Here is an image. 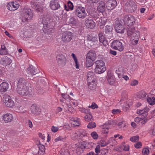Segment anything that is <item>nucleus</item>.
I'll list each match as a JSON object with an SVG mask.
<instances>
[{
	"label": "nucleus",
	"instance_id": "f257e3e1",
	"mask_svg": "<svg viewBox=\"0 0 155 155\" xmlns=\"http://www.w3.org/2000/svg\"><path fill=\"white\" fill-rule=\"evenodd\" d=\"M42 23L43 25V30L45 33H49L51 31L50 30L53 29L54 25L52 19L48 13L44 15Z\"/></svg>",
	"mask_w": 155,
	"mask_h": 155
},
{
	"label": "nucleus",
	"instance_id": "f03ea898",
	"mask_svg": "<svg viewBox=\"0 0 155 155\" xmlns=\"http://www.w3.org/2000/svg\"><path fill=\"white\" fill-rule=\"evenodd\" d=\"M22 12L23 15L22 19L24 22L28 21L32 18L33 13L31 9L24 8Z\"/></svg>",
	"mask_w": 155,
	"mask_h": 155
},
{
	"label": "nucleus",
	"instance_id": "7ed1b4c3",
	"mask_svg": "<svg viewBox=\"0 0 155 155\" xmlns=\"http://www.w3.org/2000/svg\"><path fill=\"white\" fill-rule=\"evenodd\" d=\"M75 15L80 18L84 19L87 16L85 8L82 6H77L74 8Z\"/></svg>",
	"mask_w": 155,
	"mask_h": 155
},
{
	"label": "nucleus",
	"instance_id": "20e7f679",
	"mask_svg": "<svg viewBox=\"0 0 155 155\" xmlns=\"http://www.w3.org/2000/svg\"><path fill=\"white\" fill-rule=\"evenodd\" d=\"M124 21L127 25L131 26L134 24L135 19L134 17L131 15H127L124 17Z\"/></svg>",
	"mask_w": 155,
	"mask_h": 155
},
{
	"label": "nucleus",
	"instance_id": "39448f33",
	"mask_svg": "<svg viewBox=\"0 0 155 155\" xmlns=\"http://www.w3.org/2000/svg\"><path fill=\"white\" fill-rule=\"evenodd\" d=\"M89 143L88 142L83 141L81 142L78 146L77 147L76 153L79 155H80L84 151V150L85 149H88L89 148Z\"/></svg>",
	"mask_w": 155,
	"mask_h": 155
},
{
	"label": "nucleus",
	"instance_id": "423d86ee",
	"mask_svg": "<svg viewBox=\"0 0 155 155\" xmlns=\"http://www.w3.org/2000/svg\"><path fill=\"white\" fill-rule=\"evenodd\" d=\"M122 21L119 18L116 19L115 22V29L117 32L123 33L124 32V28L122 25Z\"/></svg>",
	"mask_w": 155,
	"mask_h": 155
},
{
	"label": "nucleus",
	"instance_id": "0eeeda50",
	"mask_svg": "<svg viewBox=\"0 0 155 155\" xmlns=\"http://www.w3.org/2000/svg\"><path fill=\"white\" fill-rule=\"evenodd\" d=\"M20 5L19 2L17 1H10L7 4L6 7L8 10L13 11L18 9Z\"/></svg>",
	"mask_w": 155,
	"mask_h": 155
},
{
	"label": "nucleus",
	"instance_id": "6e6552de",
	"mask_svg": "<svg viewBox=\"0 0 155 155\" xmlns=\"http://www.w3.org/2000/svg\"><path fill=\"white\" fill-rule=\"evenodd\" d=\"M17 92L18 94L22 96H26L31 94V90L29 89L28 87H17Z\"/></svg>",
	"mask_w": 155,
	"mask_h": 155
},
{
	"label": "nucleus",
	"instance_id": "1a4fd4ad",
	"mask_svg": "<svg viewBox=\"0 0 155 155\" xmlns=\"http://www.w3.org/2000/svg\"><path fill=\"white\" fill-rule=\"evenodd\" d=\"M73 37V34L70 32H64L62 34V41L65 43L69 42L71 40Z\"/></svg>",
	"mask_w": 155,
	"mask_h": 155
},
{
	"label": "nucleus",
	"instance_id": "9d476101",
	"mask_svg": "<svg viewBox=\"0 0 155 155\" xmlns=\"http://www.w3.org/2000/svg\"><path fill=\"white\" fill-rule=\"evenodd\" d=\"M111 47L114 49L118 50L120 51H123L124 49L122 43L117 40H115L113 41L111 44Z\"/></svg>",
	"mask_w": 155,
	"mask_h": 155
},
{
	"label": "nucleus",
	"instance_id": "9b49d317",
	"mask_svg": "<svg viewBox=\"0 0 155 155\" xmlns=\"http://www.w3.org/2000/svg\"><path fill=\"white\" fill-rule=\"evenodd\" d=\"M125 5L130 13H132L134 12L137 9V7L136 4L133 1H127L125 3Z\"/></svg>",
	"mask_w": 155,
	"mask_h": 155
},
{
	"label": "nucleus",
	"instance_id": "f8f14e48",
	"mask_svg": "<svg viewBox=\"0 0 155 155\" xmlns=\"http://www.w3.org/2000/svg\"><path fill=\"white\" fill-rule=\"evenodd\" d=\"M117 3L116 0H107L106 3V8L108 10H112L117 6Z\"/></svg>",
	"mask_w": 155,
	"mask_h": 155
},
{
	"label": "nucleus",
	"instance_id": "ddd939ff",
	"mask_svg": "<svg viewBox=\"0 0 155 155\" xmlns=\"http://www.w3.org/2000/svg\"><path fill=\"white\" fill-rule=\"evenodd\" d=\"M26 72V76L29 77H31L38 73L36 69L32 65H30L28 68Z\"/></svg>",
	"mask_w": 155,
	"mask_h": 155
},
{
	"label": "nucleus",
	"instance_id": "4468645a",
	"mask_svg": "<svg viewBox=\"0 0 155 155\" xmlns=\"http://www.w3.org/2000/svg\"><path fill=\"white\" fill-rule=\"evenodd\" d=\"M87 133L84 130L80 129L77 131V132L74 133L72 134V136H74L75 138H77L78 137H79L80 138H81L83 137L87 136Z\"/></svg>",
	"mask_w": 155,
	"mask_h": 155
},
{
	"label": "nucleus",
	"instance_id": "2eb2a0df",
	"mask_svg": "<svg viewBox=\"0 0 155 155\" xmlns=\"http://www.w3.org/2000/svg\"><path fill=\"white\" fill-rule=\"evenodd\" d=\"M58 64L61 66H64L66 63V59L64 56L62 54H59L56 57Z\"/></svg>",
	"mask_w": 155,
	"mask_h": 155
},
{
	"label": "nucleus",
	"instance_id": "dca6fc26",
	"mask_svg": "<svg viewBox=\"0 0 155 155\" xmlns=\"http://www.w3.org/2000/svg\"><path fill=\"white\" fill-rule=\"evenodd\" d=\"M85 24L87 27L91 29L94 28L95 25L94 21L90 18H87L85 19Z\"/></svg>",
	"mask_w": 155,
	"mask_h": 155
},
{
	"label": "nucleus",
	"instance_id": "f3484780",
	"mask_svg": "<svg viewBox=\"0 0 155 155\" xmlns=\"http://www.w3.org/2000/svg\"><path fill=\"white\" fill-rule=\"evenodd\" d=\"M12 62V60L10 58L7 56H5L1 59L0 64L4 66H6L10 64Z\"/></svg>",
	"mask_w": 155,
	"mask_h": 155
},
{
	"label": "nucleus",
	"instance_id": "a211bd4d",
	"mask_svg": "<svg viewBox=\"0 0 155 155\" xmlns=\"http://www.w3.org/2000/svg\"><path fill=\"white\" fill-rule=\"evenodd\" d=\"M9 88V84L6 82H3L0 85V92L3 94L7 91Z\"/></svg>",
	"mask_w": 155,
	"mask_h": 155
},
{
	"label": "nucleus",
	"instance_id": "6ab92c4d",
	"mask_svg": "<svg viewBox=\"0 0 155 155\" xmlns=\"http://www.w3.org/2000/svg\"><path fill=\"white\" fill-rule=\"evenodd\" d=\"M27 85V81L23 78H20L17 83V87H28Z\"/></svg>",
	"mask_w": 155,
	"mask_h": 155
},
{
	"label": "nucleus",
	"instance_id": "aec40b11",
	"mask_svg": "<svg viewBox=\"0 0 155 155\" xmlns=\"http://www.w3.org/2000/svg\"><path fill=\"white\" fill-rule=\"evenodd\" d=\"M98 37L100 42L103 45L106 46L108 44V41L106 40L103 32H101L98 34Z\"/></svg>",
	"mask_w": 155,
	"mask_h": 155
},
{
	"label": "nucleus",
	"instance_id": "412c9836",
	"mask_svg": "<svg viewBox=\"0 0 155 155\" xmlns=\"http://www.w3.org/2000/svg\"><path fill=\"white\" fill-rule=\"evenodd\" d=\"M50 6L51 8L53 10L57 9L60 7L59 3L56 0L51 1L50 2Z\"/></svg>",
	"mask_w": 155,
	"mask_h": 155
},
{
	"label": "nucleus",
	"instance_id": "4be33fe9",
	"mask_svg": "<svg viewBox=\"0 0 155 155\" xmlns=\"http://www.w3.org/2000/svg\"><path fill=\"white\" fill-rule=\"evenodd\" d=\"M3 119L6 123L11 122L13 119V116L12 114L7 113L3 115Z\"/></svg>",
	"mask_w": 155,
	"mask_h": 155
},
{
	"label": "nucleus",
	"instance_id": "5701e85b",
	"mask_svg": "<svg viewBox=\"0 0 155 155\" xmlns=\"http://www.w3.org/2000/svg\"><path fill=\"white\" fill-rule=\"evenodd\" d=\"M113 28L110 26L107 25L104 28V32L106 35L110 37L112 35Z\"/></svg>",
	"mask_w": 155,
	"mask_h": 155
},
{
	"label": "nucleus",
	"instance_id": "b1692460",
	"mask_svg": "<svg viewBox=\"0 0 155 155\" xmlns=\"http://www.w3.org/2000/svg\"><path fill=\"white\" fill-rule=\"evenodd\" d=\"M96 58V54L94 51L90 50L87 54L86 58L95 60Z\"/></svg>",
	"mask_w": 155,
	"mask_h": 155
},
{
	"label": "nucleus",
	"instance_id": "393cba45",
	"mask_svg": "<svg viewBox=\"0 0 155 155\" xmlns=\"http://www.w3.org/2000/svg\"><path fill=\"white\" fill-rule=\"evenodd\" d=\"M149 109L147 107H145L142 110H138L137 111V113L138 114H142L144 117H146L147 114L148 112L149 111Z\"/></svg>",
	"mask_w": 155,
	"mask_h": 155
},
{
	"label": "nucleus",
	"instance_id": "a878e982",
	"mask_svg": "<svg viewBox=\"0 0 155 155\" xmlns=\"http://www.w3.org/2000/svg\"><path fill=\"white\" fill-rule=\"evenodd\" d=\"M108 143L106 142L105 140H101L99 143L95 148V152H97L98 150L100 149V147H104L107 145Z\"/></svg>",
	"mask_w": 155,
	"mask_h": 155
},
{
	"label": "nucleus",
	"instance_id": "bb28decb",
	"mask_svg": "<svg viewBox=\"0 0 155 155\" xmlns=\"http://www.w3.org/2000/svg\"><path fill=\"white\" fill-rule=\"evenodd\" d=\"M88 88L91 90H94L96 87V83L95 79L91 80V81H87Z\"/></svg>",
	"mask_w": 155,
	"mask_h": 155
},
{
	"label": "nucleus",
	"instance_id": "cd10ccee",
	"mask_svg": "<svg viewBox=\"0 0 155 155\" xmlns=\"http://www.w3.org/2000/svg\"><path fill=\"white\" fill-rule=\"evenodd\" d=\"M97 9L98 11L101 12H104L105 10V4L103 1H101L99 3Z\"/></svg>",
	"mask_w": 155,
	"mask_h": 155
},
{
	"label": "nucleus",
	"instance_id": "c85d7f7f",
	"mask_svg": "<svg viewBox=\"0 0 155 155\" xmlns=\"http://www.w3.org/2000/svg\"><path fill=\"white\" fill-rule=\"evenodd\" d=\"M136 31H135V28L134 27L132 28H129L127 29V35L129 36H130L133 38L135 36V35L136 34L135 33Z\"/></svg>",
	"mask_w": 155,
	"mask_h": 155
},
{
	"label": "nucleus",
	"instance_id": "c756f323",
	"mask_svg": "<svg viewBox=\"0 0 155 155\" xmlns=\"http://www.w3.org/2000/svg\"><path fill=\"white\" fill-rule=\"evenodd\" d=\"M107 81L110 84H114L115 82V80L114 77L111 75V73L107 74Z\"/></svg>",
	"mask_w": 155,
	"mask_h": 155
},
{
	"label": "nucleus",
	"instance_id": "7c9ffc66",
	"mask_svg": "<svg viewBox=\"0 0 155 155\" xmlns=\"http://www.w3.org/2000/svg\"><path fill=\"white\" fill-rule=\"evenodd\" d=\"M148 96V94L144 91L142 90L140 91L137 97L142 100H145Z\"/></svg>",
	"mask_w": 155,
	"mask_h": 155
},
{
	"label": "nucleus",
	"instance_id": "2f4dec72",
	"mask_svg": "<svg viewBox=\"0 0 155 155\" xmlns=\"http://www.w3.org/2000/svg\"><path fill=\"white\" fill-rule=\"evenodd\" d=\"M106 70V68L105 66L95 67V72L97 74H100L104 72Z\"/></svg>",
	"mask_w": 155,
	"mask_h": 155
},
{
	"label": "nucleus",
	"instance_id": "473e14b6",
	"mask_svg": "<svg viewBox=\"0 0 155 155\" xmlns=\"http://www.w3.org/2000/svg\"><path fill=\"white\" fill-rule=\"evenodd\" d=\"M31 5L32 8L36 10L37 11H40L39 8H40V6L39 2H37L32 1L31 2Z\"/></svg>",
	"mask_w": 155,
	"mask_h": 155
},
{
	"label": "nucleus",
	"instance_id": "72a5a7b5",
	"mask_svg": "<svg viewBox=\"0 0 155 155\" xmlns=\"http://www.w3.org/2000/svg\"><path fill=\"white\" fill-rule=\"evenodd\" d=\"M31 112L34 114H38L40 111L39 107L35 105H33L31 107Z\"/></svg>",
	"mask_w": 155,
	"mask_h": 155
},
{
	"label": "nucleus",
	"instance_id": "f704fd0d",
	"mask_svg": "<svg viewBox=\"0 0 155 155\" xmlns=\"http://www.w3.org/2000/svg\"><path fill=\"white\" fill-rule=\"evenodd\" d=\"M97 23L99 26H100V28H103V26L105 25L106 22L102 20L101 18L97 17L95 19Z\"/></svg>",
	"mask_w": 155,
	"mask_h": 155
},
{
	"label": "nucleus",
	"instance_id": "c9c22d12",
	"mask_svg": "<svg viewBox=\"0 0 155 155\" xmlns=\"http://www.w3.org/2000/svg\"><path fill=\"white\" fill-rule=\"evenodd\" d=\"M95 76L93 72L89 71L87 75V81H91V80L95 79Z\"/></svg>",
	"mask_w": 155,
	"mask_h": 155
},
{
	"label": "nucleus",
	"instance_id": "e433bc0d",
	"mask_svg": "<svg viewBox=\"0 0 155 155\" xmlns=\"http://www.w3.org/2000/svg\"><path fill=\"white\" fill-rule=\"evenodd\" d=\"M108 152V150L106 149L103 148L98 150L97 152H96V155H105Z\"/></svg>",
	"mask_w": 155,
	"mask_h": 155
},
{
	"label": "nucleus",
	"instance_id": "4c0bfd02",
	"mask_svg": "<svg viewBox=\"0 0 155 155\" xmlns=\"http://www.w3.org/2000/svg\"><path fill=\"white\" fill-rule=\"evenodd\" d=\"M68 7L66 5H65L64 8L67 11H68L69 9L71 10L73 9L74 6L73 3L70 1L68 2L67 3Z\"/></svg>",
	"mask_w": 155,
	"mask_h": 155
},
{
	"label": "nucleus",
	"instance_id": "58836bf2",
	"mask_svg": "<svg viewBox=\"0 0 155 155\" xmlns=\"http://www.w3.org/2000/svg\"><path fill=\"white\" fill-rule=\"evenodd\" d=\"M8 54V51L4 45H2L0 50V54L1 55H5Z\"/></svg>",
	"mask_w": 155,
	"mask_h": 155
},
{
	"label": "nucleus",
	"instance_id": "ea45409f",
	"mask_svg": "<svg viewBox=\"0 0 155 155\" xmlns=\"http://www.w3.org/2000/svg\"><path fill=\"white\" fill-rule=\"evenodd\" d=\"M84 119L86 121L88 122L93 121L94 120L93 118L91 112L90 114L86 115L84 117Z\"/></svg>",
	"mask_w": 155,
	"mask_h": 155
},
{
	"label": "nucleus",
	"instance_id": "a19ab883",
	"mask_svg": "<svg viewBox=\"0 0 155 155\" xmlns=\"http://www.w3.org/2000/svg\"><path fill=\"white\" fill-rule=\"evenodd\" d=\"M39 150L38 152V155H43L45 152V147L41 145L38 147Z\"/></svg>",
	"mask_w": 155,
	"mask_h": 155
},
{
	"label": "nucleus",
	"instance_id": "79ce46f5",
	"mask_svg": "<svg viewBox=\"0 0 155 155\" xmlns=\"http://www.w3.org/2000/svg\"><path fill=\"white\" fill-rule=\"evenodd\" d=\"M96 67H99L105 66L104 62L101 60H98L96 61L95 62Z\"/></svg>",
	"mask_w": 155,
	"mask_h": 155
},
{
	"label": "nucleus",
	"instance_id": "37998d69",
	"mask_svg": "<svg viewBox=\"0 0 155 155\" xmlns=\"http://www.w3.org/2000/svg\"><path fill=\"white\" fill-rule=\"evenodd\" d=\"M94 60L86 58V66L87 67H90L93 65V62Z\"/></svg>",
	"mask_w": 155,
	"mask_h": 155
},
{
	"label": "nucleus",
	"instance_id": "c03bdc74",
	"mask_svg": "<svg viewBox=\"0 0 155 155\" xmlns=\"http://www.w3.org/2000/svg\"><path fill=\"white\" fill-rule=\"evenodd\" d=\"M147 100L148 103L150 105L155 104V97H148Z\"/></svg>",
	"mask_w": 155,
	"mask_h": 155
},
{
	"label": "nucleus",
	"instance_id": "a18cd8bd",
	"mask_svg": "<svg viewBox=\"0 0 155 155\" xmlns=\"http://www.w3.org/2000/svg\"><path fill=\"white\" fill-rule=\"evenodd\" d=\"M78 22V20L73 17H72L70 18L69 20V23L73 25H77Z\"/></svg>",
	"mask_w": 155,
	"mask_h": 155
},
{
	"label": "nucleus",
	"instance_id": "49530a36",
	"mask_svg": "<svg viewBox=\"0 0 155 155\" xmlns=\"http://www.w3.org/2000/svg\"><path fill=\"white\" fill-rule=\"evenodd\" d=\"M119 69H118L116 71V72L118 74L119 78H124L126 81L128 80L129 78V77L127 76H125L122 74L120 73L119 72Z\"/></svg>",
	"mask_w": 155,
	"mask_h": 155
},
{
	"label": "nucleus",
	"instance_id": "de8ad7c7",
	"mask_svg": "<svg viewBox=\"0 0 155 155\" xmlns=\"http://www.w3.org/2000/svg\"><path fill=\"white\" fill-rule=\"evenodd\" d=\"M79 110L82 113H84L86 115L90 114V109H85V108L83 107H80L79 108Z\"/></svg>",
	"mask_w": 155,
	"mask_h": 155
},
{
	"label": "nucleus",
	"instance_id": "09e8293b",
	"mask_svg": "<svg viewBox=\"0 0 155 155\" xmlns=\"http://www.w3.org/2000/svg\"><path fill=\"white\" fill-rule=\"evenodd\" d=\"M6 106L8 107L12 108L14 106V101L10 99L9 101L5 103Z\"/></svg>",
	"mask_w": 155,
	"mask_h": 155
},
{
	"label": "nucleus",
	"instance_id": "8fccbe9b",
	"mask_svg": "<svg viewBox=\"0 0 155 155\" xmlns=\"http://www.w3.org/2000/svg\"><path fill=\"white\" fill-rule=\"evenodd\" d=\"M80 119L78 118L74 119L73 120V122L74 123V124H73L75 126H79L80 125Z\"/></svg>",
	"mask_w": 155,
	"mask_h": 155
},
{
	"label": "nucleus",
	"instance_id": "3c124183",
	"mask_svg": "<svg viewBox=\"0 0 155 155\" xmlns=\"http://www.w3.org/2000/svg\"><path fill=\"white\" fill-rule=\"evenodd\" d=\"M66 137H63L62 136H59L58 137L54 140L55 142H57L59 141H66Z\"/></svg>",
	"mask_w": 155,
	"mask_h": 155
},
{
	"label": "nucleus",
	"instance_id": "603ef678",
	"mask_svg": "<svg viewBox=\"0 0 155 155\" xmlns=\"http://www.w3.org/2000/svg\"><path fill=\"white\" fill-rule=\"evenodd\" d=\"M89 122L87 126V127L88 128L92 129L96 127V125L95 122H92V121H91Z\"/></svg>",
	"mask_w": 155,
	"mask_h": 155
},
{
	"label": "nucleus",
	"instance_id": "864d4df0",
	"mask_svg": "<svg viewBox=\"0 0 155 155\" xmlns=\"http://www.w3.org/2000/svg\"><path fill=\"white\" fill-rule=\"evenodd\" d=\"M139 139V136H134L130 138V140L132 142H136L138 141Z\"/></svg>",
	"mask_w": 155,
	"mask_h": 155
},
{
	"label": "nucleus",
	"instance_id": "5fc2aeb1",
	"mask_svg": "<svg viewBox=\"0 0 155 155\" xmlns=\"http://www.w3.org/2000/svg\"><path fill=\"white\" fill-rule=\"evenodd\" d=\"M10 99H11L10 97L8 95L4 96L3 97V101L5 103L9 101Z\"/></svg>",
	"mask_w": 155,
	"mask_h": 155
},
{
	"label": "nucleus",
	"instance_id": "6e6d98bb",
	"mask_svg": "<svg viewBox=\"0 0 155 155\" xmlns=\"http://www.w3.org/2000/svg\"><path fill=\"white\" fill-rule=\"evenodd\" d=\"M106 124L107 125H115L116 123L115 121L114 120H109L108 121L106 122Z\"/></svg>",
	"mask_w": 155,
	"mask_h": 155
},
{
	"label": "nucleus",
	"instance_id": "4d7b16f0",
	"mask_svg": "<svg viewBox=\"0 0 155 155\" xmlns=\"http://www.w3.org/2000/svg\"><path fill=\"white\" fill-rule=\"evenodd\" d=\"M98 107L97 105L94 102H93L91 105L88 106L89 108H91L93 109L97 108Z\"/></svg>",
	"mask_w": 155,
	"mask_h": 155
},
{
	"label": "nucleus",
	"instance_id": "13d9d810",
	"mask_svg": "<svg viewBox=\"0 0 155 155\" xmlns=\"http://www.w3.org/2000/svg\"><path fill=\"white\" fill-rule=\"evenodd\" d=\"M138 39H135V38H133V37H132V40H131V44L134 45H136L138 43Z\"/></svg>",
	"mask_w": 155,
	"mask_h": 155
},
{
	"label": "nucleus",
	"instance_id": "bf43d9fd",
	"mask_svg": "<svg viewBox=\"0 0 155 155\" xmlns=\"http://www.w3.org/2000/svg\"><path fill=\"white\" fill-rule=\"evenodd\" d=\"M142 146V143L140 142H138L134 144L135 147L137 149L140 148Z\"/></svg>",
	"mask_w": 155,
	"mask_h": 155
},
{
	"label": "nucleus",
	"instance_id": "052dcab7",
	"mask_svg": "<svg viewBox=\"0 0 155 155\" xmlns=\"http://www.w3.org/2000/svg\"><path fill=\"white\" fill-rule=\"evenodd\" d=\"M91 135L93 138L94 139H97L98 137V135L95 132H92Z\"/></svg>",
	"mask_w": 155,
	"mask_h": 155
},
{
	"label": "nucleus",
	"instance_id": "680f3d73",
	"mask_svg": "<svg viewBox=\"0 0 155 155\" xmlns=\"http://www.w3.org/2000/svg\"><path fill=\"white\" fill-rule=\"evenodd\" d=\"M95 38L92 36L90 35H88L87 36V41H94L95 40Z\"/></svg>",
	"mask_w": 155,
	"mask_h": 155
},
{
	"label": "nucleus",
	"instance_id": "e2e57ef3",
	"mask_svg": "<svg viewBox=\"0 0 155 155\" xmlns=\"http://www.w3.org/2000/svg\"><path fill=\"white\" fill-rule=\"evenodd\" d=\"M149 150L147 148H145L143 149L142 150V152L144 155H147L149 153Z\"/></svg>",
	"mask_w": 155,
	"mask_h": 155
},
{
	"label": "nucleus",
	"instance_id": "0e129e2a",
	"mask_svg": "<svg viewBox=\"0 0 155 155\" xmlns=\"http://www.w3.org/2000/svg\"><path fill=\"white\" fill-rule=\"evenodd\" d=\"M58 129L59 128L58 127H55L54 126H53L51 127V131L54 133L57 132L58 130Z\"/></svg>",
	"mask_w": 155,
	"mask_h": 155
},
{
	"label": "nucleus",
	"instance_id": "69168bd1",
	"mask_svg": "<svg viewBox=\"0 0 155 155\" xmlns=\"http://www.w3.org/2000/svg\"><path fill=\"white\" fill-rule=\"evenodd\" d=\"M61 96H62V97L66 100H68L69 99L70 97L67 94H61Z\"/></svg>",
	"mask_w": 155,
	"mask_h": 155
},
{
	"label": "nucleus",
	"instance_id": "338daca9",
	"mask_svg": "<svg viewBox=\"0 0 155 155\" xmlns=\"http://www.w3.org/2000/svg\"><path fill=\"white\" fill-rule=\"evenodd\" d=\"M149 133L153 135H155V126H153V128L150 130Z\"/></svg>",
	"mask_w": 155,
	"mask_h": 155
},
{
	"label": "nucleus",
	"instance_id": "774afa93",
	"mask_svg": "<svg viewBox=\"0 0 155 155\" xmlns=\"http://www.w3.org/2000/svg\"><path fill=\"white\" fill-rule=\"evenodd\" d=\"M69 153L67 150H64V151H62L60 152L59 155H68Z\"/></svg>",
	"mask_w": 155,
	"mask_h": 155
}]
</instances>
